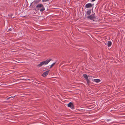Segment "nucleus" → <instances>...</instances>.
Returning <instances> with one entry per match:
<instances>
[{"label": "nucleus", "mask_w": 125, "mask_h": 125, "mask_svg": "<svg viewBox=\"0 0 125 125\" xmlns=\"http://www.w3.org/2000/svg\"><path fill=\"white\" fill-rule=\"evenodd\" d=\"M52 60L51 59H50L49 60H47L46 61H43L37 65V66L39 68L40 67H41L43 65L45 64L46 65L50 61Z\"/></svg>", "instance_id": "obj_1"}, {"label": "nucleus", "mask_w": 125, "mask_h": 125, "mask_svg": "<svg viewBox=\"0 0 125 125\" xmlns=\"http://www.w3.org/2000/svg\"><path fill=\"white\" fill-rule=\"evenodd\" d=\"M15 96H14L13 97L11 96V97H9L8 98H7V100L9 99L10 98H12L13 97H15Z\"/></svg>", "instance_id": "obj_15"}, {"label": "nucleus", "mask_w": 125, "mask_h": 125, "mask_svg": "<svg viewBox=\"0 0 125 125\" xmlns=\"http://www.w3.org/2000/svg\"><path fill=\"white\" fill-rule=\"evenodd\" d=\"M55 63H52L50 67V68H51L53 66H54V65L55 64Z\"/></svg>", "instance_id": "obj_14"}, {"label": "nucleus", "mask_w": 125, "mask_h": 125, "mask_svg": "<svg viewBox=\"0 0 125 125\" xmlns=\"http://www.w3.org/2000/svg\"><path fill=\"white\" fill-rule=\"evenodd\" d=\"M49 71H48L44 72L42 74V76L44 77H45L47 76L48 74Z\"/></svg>", "instance_id": "obj_3"}, {"label": "nucleus", "mask_w": 125, "mask_h": 125, "mask_svg": "<svg viewBox=\"0 0 125 125\" xmlns=\"http://www.w3.org/2000/svg\"><path fill=\"white\" fill-rule=\"evenodd\" d=\"M92 6V4L90 3L87 4L85 5V7L86 8H90Z\"/></svg>", "instance_id": "obj_4"}, {"label": "nucleus", "mask_w": 125, "mask_h": 125, "mask_svg": "<svg viewBox=\"0 0 125 125\" xmlns=\"http://www.w3.org/2000/svg\"><path fill=\"white\" fill-rule=\"evenodd\" d=\"M9 31H11V29H9Z\"/></svg>", "instance_id": "obj_16"}, {"label": "nucleus", "mask_w": 125, "mask_h": 125, "mask_svg": "<svg viewBox=\"0 0 125 125\" xmlns=\"http://www.w3.org/2000/svg\"><path fill=\"white\" fill-rule=\"evenodd\" d=\"M95 18V15L94 13V14L93 15H91L90 16H88L87 18L91 20H93V19Z\"/></svg>", "instance_id": "obj_2"}, {"label": "nucleus", "mask_w": 125, "mask_h": 125, "mask_svg": "<svg viewBox=\"0 0 125 125\" xmlns=\"http://www.w3.org/2000/svg\"><path fill=\"white\" fill-rule=\"evenodd\" d=\"M95 0H92V1H95Z\"/></svg>", "instance_id": "obj_17"}, {"label": "nucleus", "mask_w": 125, "mask_h": 125, "mask_svg": "<svg viewBox=\"0 0 125 125\" xmlns=\"http://www.w3.org/2000/svg\"><path fill=\"white\" fill-rule=\"evenodd\" d=\"M43 6V5L42 4H38L36 6V8H37L38 10H39V8H42Z\"/></svg>", "instance_id": "obj_6"}, {"label": "nucleus", "mask_w": 125, "mask_h": 125, "mask_svg": "<svg viewBox=\"0 0 125 125\" xmlns=\"http://www.w3.org/2000/svg\"><path fill=\"white\" fill-rule=\"evenodd\" d=\"M39 2V1L37 0H34V1L32 3H34V5H36Z\"/></svg>", "instance_id": "obj_9"}, {"label": "nucleus", "mask_w": 125, "mask_h": 125, "mask_svg": "<svg viewBox=\"0 0 125 125\" xmlns=\"http://www.w3.org/2000/svg\"><path fill=\"white\" fill-rule=\"evenodd\" d=\"M108 46L109 47H110L112 45V42L111 41H109L108 42Z\"/></svg>", "instance_id": "obj_8"}, {"label": "nucleus", "mask_w": 125, "mask_h": 125, "mask_svg": "<svg viewBox=\"0 0 125 125\" xmlns=\"http://www.w3.org/2000/svg\"><path fill=\"white\" fill-rule=\"evenodd\" d=\"M86 80L87 83L89 84L90 83V81L89 80L88 78Z\"/></svg>", "instance_id": "obj_13"}, {"label": "nucleus", "mask_w": 125, "mask_h": 125, "mask_svg": "<svg viewBox=\"0 0 125 125\" xmlns=\"http://www.w3.org/2000/svg\"><path fill=\"white\" fill-rule=\"evenodd\" d=\"M91 10H89L87 11V14L88 15H89L91 13Z\"/></svg>", "instance_id": "obj_10"}, {"label": "nucleus", "mask_w": 125, "mask_h": 125, "mask_svg": "<svg viewBox=\"0 0 125 125\" xmlns=\"http://www.w3.org/2000/svg\"><path fill=\"white\" fill-rule=\"evenodd\" d=\"M68 107H70L72 108H73V104L72 103L70 102L68 104Z\"/></svg>", "instance_id": "obj_5"}, {"label": "nucleus", "mask_w": 125, "mask_h": 125, "mask_svg": "<svg viewBox=\"0 0 125 125\" xmlns=\"http://www.w3.org/2000/svg\"><path fill=\"white\" fill-rule=\"evenodd\" d=\"M83 76L84 78L86 79H88V76L87 74H83Z\"/></svg>", "instance_id": "obj_11"}, {"label": "nucleus", "mask_w": 125, "mask_h": 125, "mask_svg": "<svg viewBox=\"0 0 125 125\" xmlns=\"http://www.w3.org/2000/svg\"><path fill=\"white\" fill-rule=\"evenodd\" d=\"M45 10V9L44 7V6L42 7V9H40V11H44Z\"/></svg>", "instance_id": "obj_12"}, {"label": "nucleus", "mask_w": 125, "mask_h": 125, "mask_svg": "<svg viewBox=\"0 0 125 125\" xmlns=\"http://www.w3.org/2000/svg\"><path fill=\"white\" fill-rule=\"evenodd\" d=\"M93 81L96 83H98L100 82V80L98 79H94Z\"/></svg>", "instance_id": "obj_7"}, {"label": "nucleus", "mask_w": 125, "mask_h": 125, "mask_svg": "<svg viewBox=\"0 0 125 125\" xmlns=\"http://www.w3.org/2000/svg\"><path fill=\"white\" fill-rule=\"evenodd\" d=\"M23 79V80H24V79Z\"/></svg>", "instance_id": "obj_18"}]
</instances>
